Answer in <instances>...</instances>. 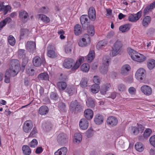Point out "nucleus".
<instances>
[{
    "label": "nucleus",
    "mask_w": 155,
    "mask_h": 155,
    "mask_svg": "<svg viewBox=\"0 0 155 155\" xmlns=\"http://www.w3.org/2000/svg\"><path fill=\"white\" fill-rule=\"evenodd\" d=\"M69 108L72 113H78L82 111L84 106L76 100L72 101L70 104Z\"/></svg>",
    "instance_id": "1"
},
{
    "label": "nucleus",
    "mask_w": 155,
    "mask_h": 155,
    "mask_svg": "<svg viewBox=\"0 0 155 155\" xmlns=\"http://www.w3.org/2000/svg\"><path fill=\"white\" fill-rule=\"evenodd\" d=\"M129 54L133 60L138 62H142L146 60L145 56L133 49H131Z\"/></svg>",
    "instance_id": "2"
},
{
    "label": "nucleus",
    "mask_w": 155,
    "mask_h": 155,
    "mask_svg": "<svg viewBox=\"0 0 155 155\" xmlns=\"http://www.w3.org/2000/svg\"><path fill=\"white\" fill-rule=\"evenodd\" d=\"M123 45L121 41L117 40L115 41L114 45L112 50L110 53V55L114 57L118 54L121 51Z\"/></svg>",
    "instance_id": "3"
},
{
    "label": "nucleus",
    "mask_w": 155,
    "mask_h": 155,
    "mask_svg": "<svg viewBox=\"0 0 155 155\" xmlns=\"http://www.w3.org/2000/svg\"><path fill=\"white\" fill-rule=\"evenodd\" d=\"M47 55L49 58H55L57 56V53L55 51L54 46L51 45H49L47 47Z\"/></svg>",
    "instance_id": "4"
},
{
    "label": "nucleus",
    "mask_w": 155,
    "mask_h": 155,
    "mask_svg": "<svg viewBox=\"0 0 155 155\" xmlns=\"http://www.w3.org/2000/svg\"><path fill=\"white\" fill-rule=\"evenodd\" d=\"M146 71L143 68L138 69L135 74L136 78L140 81L145 79L146 77Z\"/></svg>",
    "instance_id": "5"
},
{
    "label": "nucleus",
    "mask_w": 155,
    "mask_h": 155,
    "mask_svg": "<svg viewBox=\"0 0 155 155\" xmlns=\"http://www.w3.org/2000/svg\"><path fill=\"white\" fill-rule=\"evenodd\" d=\"M142 12L140 11L136 14H131L129 15L128 18L129 21L135 22L138 20L141 16Z\"/></svg>",
    "instance_id": "6"
},
{
    "label": "nucleus",
    "mask_w": 155,
    "mask_h": 155,
    "mask_svg": "<svg viewBox=\"0 0 155 155\" xmlns=\"http://www.w3.org/2000/svg\"><path fill=\"white\" fill-rule=\"evenodd\" d=\"M88 16L87 15H82L80 18V21L84 29L86 30L89 24V20L88 19Z\"/></svg>",
    "instance_id": "7"
},
{
    "label": "nucleus",
    "mask_w": 155,
    "mask_h": 155,
    "mask_svg": "<svg viewBox=\"0 0 155 155\" xmlns=\"http://www.w3.org/2000/svg\"><path fill=\"white\" fill-rule=\"evenodd\" d=\"M33 126V125L31 120H26L24 124L23 130L25 132L28 133L32 128Z\"/></svg>",
    "instance_id": "8"
},
{
    "label": "nucleus",
    "mask_w": 155,
    "mask_h": 155,
    "mask_svg": "<svg viewBox=\"0 0 155 155\" xmlns=\"http://www.w3.org/2000/svg\"><path fill=\"white\" fill-rule=\"evenodd\" d=\"M29 15L28 13L24 10H21L19 12L18 17L24 23L26 22L27 21V18Z\"/></svg>",
    "instance_id": "9"
},
{
    "label": "nucleus",
    "mask_w": 155,
    "mask_h": 155,
    "mask_svg": "<svg viewBox=\"0 0 155 155\" xmlns=\"http://www.w3.org/2000/svg\"><path fill=\"white\" fill-rule=\"evenodd\" d=\"M111 88V86L110 83H106L101 86L100 91V93L101 94L104 95Z\"/></svg>",
    "instance_id": "10"
},
{
    "label": "nucleus",
    "mask_w": 155,
    "mask_h": 155,
    "mask_svg": "<svg viewBox=\"0 0 155 155\" xmlns=\"http://www.w3.org/2000/svg\"><path fill=\"white\" fill-rule=\"evenodd\" d=\"M57 141L60 144H64L67 142V136L64 133L60 134L57 137Z\"/></svg>",
    "instance_id": "11"
},
{
    "label": "nucleus",
    "mask_w": 155,
    "mask_h": 155,
    "mask_svg": "<svg viewBox=\"0 0 155 155\" xmlns=\"http://www.w3.org/2000/svg\"><path fill=\"white\" fill-rule=\"evenodd\" d=\"M118 123L117 118L114 117H109L107 120V123L109 126H114L116 125Z\"/></svg>",
    "instance_id": "12"
},
{
    "label": "nucleus",
    "mask_w": 155,
    "mask_h": 155,
    "mask_svg": "<svg viewBox=\"0 0 155 155\" xmlns=\"http://www.w3.org/2000/svg\"><path fill=\"white\" fill-rule=\"evenodd\" d=\"M140 89L141 91L146 95H150L152 93L151 88L148 86L143 85L141 87Z\"/></svg>",
    "instance_id": "13"
},
{
    "label": "nucleus",
    "mask_w": 155,
    "mask_h": 155,
    "mask_svg": "<svg viewBox=\"0 0 155 155\" xmlns=\"http://www.w3.org/2000/svg\"><path fill=\"white\" fill-rule=\"evenodd\" d=\"M86 37H87V39L84 38H83L78 42V45L81 47H84L87 45V43L90 42V39L88 35L86 34L85 35Z\"/></svg>",
    "instance_id": "14"
},
{
    "label": "nucleus",
    "mask_w": 155,
    "mask_h": 155,
    "mask_svg": "<svg viewBox=\"0 0 155 155\" xmlns=\"http://www.w3.org/2000/svg\"><path fill=\"white\" fill-rule=\"evenodd\" d=\"M74 64V61L72 59H65L63 63V66L66 68L69 69Z\"/></svg>",
    "instance_id": "15"
},
{
    "label": "nucleus",
    "mask_w": 155,
    "mask_h": 155,
    "mask_svg": "<svg viewBox=\"0 0 155 155\" xmlns=\"http://www.w3.org/2000/svg\"><path fill=\"white\" fill-rule=\"evenodd\" d=\"M88 14L89 18L92 21H94L95 19L96 15L94 7H92L89 8Z\"/></svg>",
    "instance_id": "16"
},
{
    "label": "nucleus",
    "mask_w": 155,
    "mask_h": 155,
    "mask_svg": "<svg viewBox=\"0 0 155 155\" xmlns=\"http://www.w3.org/2000/svg\"><path fill=\"white\" fill-rule=\"evenodd\" d=\"M88 121L85 118L81 119L79 123L80 128L83 130H85L87 129L88 127Z\"/></svg>",
    "instance_id": "17"
},
{
    "label": "nucleus",
    "mask_w": 155,
    "mask_h": 155,
    "mask_svg": "<svg viewBox=\"0 0 155 155\" xmlns=\"http://www.w3.org/2000/svg\"><path fill=\"white\" fill-rule=\"evenodd\" d=\"M104 120V117L100 114H97L95 116L94 121L95 123L98 125L101 124L103 123Z\"/></svg>",
    "instance_id": "18"
},
{
    "label": "nucleus",
    "mask_w": 155,
    "mask_h": 155,
    "mask_svg": "<svg viewBox=\"0 0 155 155\" xmlns=\"http://www.w3.org/2000/svg\"><path fill=\"white\" fill-rule=\"evenodd\" d=\"M130 69V67L129 65H124L121 68L120 73L123 75H126L128 74L129 71Z\"/></svg>",
    "instance_id": "19"
},
{
    "label": "nucleus",
    "mask_w": 155,
    "mask_h": 155,
    "mask_svg": "<svg viewBox=\"0 0 155 155\" xmlns=\"http://www.w3.org/2000/svg\"><path fill=\"white\" fill-rule=\"evenodd\" d=\"M84 115L85 118L87 120H90L93 117V112L90 109H87L84 112Z\"/></svg>",
    "instance_id": "20"
},
{
    "label": "nucleus",
    "mask_w": 155,
    "mask_h": 155,
    "mask_svg": "<svg viewBox=\"0 0 155 155\" xmlns=\"http://www.w3.org/2000/svg\"><path fill=\"white\" fill-rule=\"evenodd\" d=\"M36 45L35 43L33 41H28L27 42L26 48L30 51H34Z\"/></svg>",
    "instance_id": "21"
},
{
    "label": "nucleus",
    "mask_w": 155,
    "mask_h": 155,
    "mask_svg": "<svg viewBox=\"0 0 155 155\" xmlns=\"http://www.w3.org/2000/svg\"><path fill=\"white\" fill-rule=\"evenodd\" d=\"M67 147H64L61 148L54 153V155H66L67 152Z\"/></svg>",
    "instance_id": "22"
},
{
    "label": "nucleus",
    "mask_w": 155,
    "mask_h": 155,
    "mask_svg": "<svg viewBox=\"0 0 155 155\" xmlns=\"http://www.w3.org/2000/svg\"><path fill=\"white\" fill-rule=\"evenodd\" d=\"M48 112V109L45 105L41 107L38 110V113L40 114L44 115L47 114Z\"/></svg>",
    "instance_id": "23"
},
{
    "label": "nucleus",
    "mask_w": 155,
    "mask_h": 155,
    "mask_svg": "<svg viewBox=\"0 0 155 155\" xmlns=\"http://www.w3.org/2000/svg\"><path fill=\"white\" fill-rule=\"evenodd\" d=\"M32 62L33 65L36 67H39L41 64V58L38 56H35L33 59Z\"/></svg>",
    "instance_id": "24"
},
{
    "label": "nucleus",
    "mask_w": 155,
    "mask_h": 155,
    "mask_svg": "<svg viewBox=\"0 0 155 155\" xmlns=\"http://www.w3.org/2000/svg\"><path fill=\"white\" fill-rule=\"evenodd\" d=\"M38 78L40 80H48L49 76L47 73H41L38 76Z\"/></svg>",
    "instance_id": "25"
},
{
    "label": "nucleus",
    "mask_w": 155,
    "mask_h": 155,
    "mask_svg": "<svg viewBox=\"0 0 155 155\" xmlns=\"http://www.w3.org/2000/svg\"><path fill=\"white\" fill-rule=\"evenodd\" d=\"M130 28V25L129 24H127L120 26L119 28V30L122 32H126L129 31Z\"/></svg>",
    "instance_id": "26"
},
{
    "label": "nucleus",
    "mask_w": 155,
    "mask_h": 155,
    "mask_svg": "<svg viewBox=\"0 0 155 155\" xmlns=\"http://www.w3.org/2000/svg\"><path fill=\"white\" fill-rule=\"evenodd\" d=\"M84 60V58L83 57H81L76 61V63L72 68V70H74L77 69L81 64L82 61Z\"/></svg>",
    "instance_id": "27"
},
{
    "label": "nucleus",
    "mask_w": 155,
    "mask_h": 155,
    "mask_svg": "<svg viewBox=\"0 0 155 155\" xmlns=\"http://www.w3.org/2000/svg\"><path fill=\"white\" fill-rule=\"evenodd\" d=\"M57 86L59 90L60 91H64L67 86L66 83L64 81L58 82L57 83Z\"/></svg>",
    "instance_id": "28"
},
{
    "label": "nucleus",
    "mask_w": 155,
    "mask_h": 155,
    "mask_svg": "<svg viewBox=\"0 0 155 155\" xmlns=\"http://www.w3.org/2000/svg\"><path fill=\"white\" fill-rule=\"evenodd\" d=\"M151 21V17L149 16L145 17L143 19L142 24L145 27L148 26Z\"/></svg>",
    "instance_id": "29"
},
{
    "label": "nucleus",
    "mask_w": 155,
    "mask_h": 155,
    "mask_svg": "<svg viewBox=\"0 0 155 155\" xmlns=\"http://www.w3.org/2000/svg\"><path fill=\"white\" fill-rule=\"evenodd\" d=\"M66 92L68 93L69 96H71L76 92V90L74 87L69 86L67 87Z\"/></svg>",
    "instance_id": "30"
},
{
    "label": "nucleus",
    "mask_w": 155,
    "mask_h": 155,
    "mask_svg": "<svg viewBox=\"0 0 155 155\" xmlns=\"http://www.w3.org/2000/svg\"><path fill=\"white\" fill-rule=\"evenodd\" d=\"M74 142L77 144L79 143L82 140V136L79 133H76L74 135Z\"/></svg>",
    "instance_id": "31"
},
{
    "label": "nucleus",
    "mask_w": 155,
    "mask_h": 155,
    "mask_svg": "<svg viewBox=\"0 0 155 155\" xmlns=\"http://www.w3.org/2000/svg\"><path fill=\"white\" fill-rule=\"evenodd\" d=\"M147 66L150 70H152L155 67V60L153 59H149L147 62Z\"/></svg>",
    "instance_id": "32"
},
{
    "label": "nucleus",
    "mask_w": 155,
    "mask_h": 155,
    "mask_svg": "<svg viewBox=\"0 0 155 155\" xmlns=\"http://www.w3.org/2000/svg\"><path fill=\"white\" fill-rule=\"evenodd\" d=\"M82 28L80 25L77 24L74 27V33L76 35H78L81 34Z\"/></svg>",
    "instance_id": "33"
},
{
    "label": "nucleus",
    "mask_w": 155,
    "mask_h": 155,
    "mask_svg": "<svg viewBox=\"0 0 155 155\" xmlns=\"http://www.w3.org/2000/svg\"><path fill=\"white\" fill-rule=\"evenodd\" d=\"M23 153L26 155H29L31 153V150L29 147L27 145H24L22 147Z\"/></svg>",
    "instance_id": "34"
},
{
    "label": "nucleus",
    "mask_w": 155,
    "mask_h": 155,
    "mask_svg": "<svg viewBox=\"0 0 155 155\" xmlns=\"http://www.w3.org/2000/svg\"><path fill=\"white\" fill-rule=\"evenodd\" d=\"M95 56L94 51H90L87 57V61L88 62H91L93 60Z\"/></svg>",
    "instance_id": "35"
},
{
    "label": "nucleus",
    "mask_w": 155,
    "mask_h": 155,
    "mask_svg": "<svg viewBox=\"0 0 155 155\" xmlns=\"http://www.w3.org/2000/svg\"><path fill=\"white\" fill-rule=\"evenodd\" d=\"M86 29L87 30V32L90 36H92L94 34V30L93 26L90 25L89 24L88 25V26Z\"/></svg>",
    "instance_id": "36"
},
{
    "label": "nucleus",
    "mask_w": 155,
    "mask_h": 155,
    "mask_svg": "<svg viewBox=\"0 0 155 155\" xmlns=\"http://www.w3.org/2000/svg\"><path fill=\"white\" fill-rule=\"evenodd\" d=\"M110 59L108 56H104L103 58V64L104 66H108L110 62Z\"/></svg>",
    "instance_id": "37"
},
{
    "label": "nucleus",
    "mask_w": 155,
    "mask_h": 155,
    "mask_svg": "<svg viewBox=\"0 0 155 155\" xmlns=\"http://www.w3.org/2000/svg\"><path fill=\"white\" fill-rule=\"evenodd\" d=\"M135 148L137 151L140 152L142 151L144 149L143 145L140 142L137 143L135 144Z\"/></svg>",
    "instance_id": "38"
},
{
    "label": "nucleus",
    "mask_w": 155,
    "mask_h": 155,
    "mask_svg": "<svg viewBox=\"0 0 155 155\" xmlns=\"http://www.w3.org/2000/svg\"><path fill=\"white\" fill-rule=\"evenodd\" d=\"M87 106L91 108H93L94 107L95 104L92 98H88L86 101Z\"/></svg>",
    "instance_id": "39"
},
{
    "label": "nucleus",
    "mask_w": 155,
    "mask_h": 155,
    "mask_svg": "<svg viewBox=\"0 0 155 155\" xmlns=\"http://www.w3.org/2000/svg\"><path fill=\"white\" fill-rule=\"evenodd\" d=\"M100 88L99 85L98 84H94L91 87V91L93 93H96L98 92Z\"/></svg>",
    "instance_id": "40"
},
{
    "label": "nucleus",
    "mask_w": 155,
    "mask_h": 155,
    "mask_svg": "<svg viewBox=\"0 0 155 155\" xmlns=\"http://www.w3.org/2000/svg\"><path fill=\"white\" fill-rule=\"evenodd\" d=\"M39 16V19L43 22L47 23L50 22L49 18L46 15L43 14H40Z\"/></svg>",
    "instance_id": "41"
},
{
    "label": "nucleus",
    "mask_w": 155,
    "mask_h": 155,
    "mask_svg": "<svg viewBox=\"0 0 155 155\" xmlns=\"http://www.w3.org/2000/svg\"><path fill=\"white\" fill-rule=\"evenodd\" d=\"M12 8L11 6L9 5H7L4 6L3 5L2 10L4 13V15H6L8 12H11Z\"/></svg>",
    "instance_id": "42"
},
{
    "label": "nucleus",
    "mask_w": 155,
    "mask_h": 155,
    "mask_svg": "<svg viewBox=\"0 0 155 155\" xmlns=\"http://www.w3.org/2000/svg\"><path fill=\"white\" fill-rule=\"evenodd\" d=\"M6 72H8V73L9 74H10L12 77L15 76L18 73V71L17 69L15 70L13 68L12 69H10L7 70Z\"/></svg>",
    "instance_id": "43"
},
{
    "label": "nucleus",
    "mask_w": 155,
    "mask_h": 155,
    "mask_svg": "<svg viewBox=\"0 0 155 155\" xmlns=\"http://www.w3.org/2000/svg\"><path fill=\"white\" fill-rule=\"evenodd\" d=\"M25 51L23 49H20L18 51V57L20 59H23L26 57Z\"/></svg>",
    "instance_id": "44"
},
{
    "label": "nucleus",
    "mask_w": 155,
    "mask_h": 155,
    "mask_svg": "<svg viewBox=\"0 0 155 155\" xmlns=\"http://www.w3.org/2000/svg\"><path fill=\"white\" fill-rule=\"evenodd\" d=\"M8 40L9 44L11 46H13L15 45V40L14 37L12 35L8 36Z\"/></svg>",
    "instance_id": "45"
},
{
    "label": "nucleus",
    "mask_w": 155,
    "mask_h": 155,
    "mask_svg": "<svg viewBox=\"0 0 155 155\" xmlns=\"http://www.w3.org/2000/svg\"><path fill=\"white\" fill-rule=\"evenodd\" d=\"M107 44L106 41L104 40H102L99 41L97 45V48L98 49H101L103 47L105 46Z\"/></svg>",
    "instance_id": "46"
},
{
    "label": "nucleus",
    "mask_w": 155,
    "mask_h": 155,
    "mask_svg": "<svg viewBox=\"0 0 155 155\" xmlns=\"http://www.w3.org/2000/svg\"><path fill=\"white\" fill-rule=\"evenodd\" d=\"M81 70L84 72H87L89 69V64H84L81 66Z\"/></svg>",
    "instance_id": "47"
},
{
    "label": "nucleus",
    "mask_w": 155,
    "mask_h": 155,
    "mask_svg": "<svg viewBox=\"0 0 155 155\" xmlns=\"http://www.w3.org/2000/svg\"><path fill=\"white\" fill-rule=\"evenodd\" d=\"M38 143L37 140L36 139H34L29 143L28 145L31 148H35L37 146Z\"/></svg>",
    "instance_id": "48"
},
{
    "label": "nucleus",
    "mask_w": 155,
    "mask_h": 155,
    "mask_svg": "<svg viewBox=\"0 0 155 155\" xmlns=\"http://www.w3.org/2000/svg\"><path fill=\"white\" fill-rule=\"evenodd\" d=\"M152 133V130L149 128L146 129L143 133V135L145 138L148 137Z\"/></svg>",
    "instance_id": "49"
},
{
    "label": "nucleus",
    "mask_w": 155,
    "mask_h": 155,
    "mask_svg": "<svg viewBox=\"0 0 155 155\" xmlns=\"http://www.w3.org/2000/svg\"><path fill=\"white\" fill-rule=\"evenodd\" d=\"M38 133V131L36 127H34L31 131V132L29 137H35Z\"/></svg>",
    "instance_id": "50"
},
{
    "label": "nucleus",
    "mask_w": 155,
    "mask_h": 155,
    "mask_svg": "<svg viewBox=\"0 0 155 155\" xmlns=\"http://www.w3.org/2000/svg\"><path fill=\"white\" fill-rule=\"evenodd\" d=\"M43 126L45 127V129L47 131L50 130L52 127V124L49 122H47L44 124Z\"/></svg>",
    "instance_id": "51"
},
{
    "label": "nucleus",
    "mask_w": 155,
    "mask_h": 155,
    "mask_svg": "<svg viewBox=\"0 0 155 155\" xmlns=\"http://www.w3.org/2000/svg\"><path fill=\"white\" fill-rule=\"evenodd\" d=\"M29 33V31L26 29H22L21 30L20 36L22 37L24 36H27Z\"/></svg>",
    "instance_id": "52"
},
{
    "label": "nucleus",
    "mask_w": 155,
    "mask_h": 155,
    "mask_svg": "<svg viewBox=\"0 0 155 155\" xmlns=\"http://www.w3.org/2000/svg\"><path fill=\"white\" fill-rule=\"evenodd\" d=\"M72 46L71 44H67L64 48L65 51L66 53H68L71 51Z\"/></svg>",
    "instance_id": "53"
},
{
    "label": "nucleus",
    "mask_w": 155,
    "mask_h": 155,
    "mask_svg": "<svg viewBox=\"0 0 155 155\" xmlns=\"http://www.w3.org/2000/svg\"><path fill=\"white\" fill-rule=\"evenodd\" d=\"M50 98L51 99L56 100L58 99V96L56 93L51 92L50 94Z\"/></svg>",
    "instance_id": "54"
},
{
    "label": "nucleus",
    "mask_w": 155,
    "mask_h": 155,
    "mask_svg": "<svg viewBox=\"0 0 155 155\" xmlns=\"http://www.w3.org/2000/svg\"><path fill=\"white\" fill-rule=\"evenodd\" d=\"M21 59L22 60L21 67L24 68L28 63V59L27 57H26Z\"/></svg>",
    "instance_id": "55"
},
{
    "label": "nucleus",
    "mask_w": 155,
    "mask_h": 155,
    "mask_svg": "<svg viewBox=\"0 0 155 155\" xmlns=\"http://www.w3.org/2000/svg\"><path fill=\"white\" fill-rule=\"evenodd\" d=\"M10 76H11L10 74H9L8 73V72H6L4 80V81L5 83H8L10 82Z\"/></svg>",
    "instance_id": "56"
},
{
    "label": "nucleus",
    "mask_w": 155,
    "mask_h": 155,
    "mask_svg": "<svg viewBox=\"0 0 155 155\" xmlns=\"http://www.w3.org/2000/svg\"><path fill=\"white\" fill-rule=\"evenodd\" d=\"M149 141L151 145L155 148V135H153L150 137Z\"/></svg>",
    "instance_id": "57"
},
{
    "label": "nucleus",
    "mask_w": 155,
    "mask_h": 155,
    "mask_svg": "<svg viewBox=\"0 0 155 155\" xmlns=\"http://www.w3.org/2000/svg\"><path fill=\"white\" fill-rule=\"evenodd\" d=\"M87 79L85 78H83L81 81L80 84L81 87H84L87 86Z\"/></svg>",
    "instance_id": "58"
},
{
    "label": "nucleus",
    "mask_w": 155,
    "mask_h": 155,
    "mask_svg": "<svg viewBox=\"0 0 155 155\" xmlns=\"http://www.w3.org/2000/svg\"><path fill=\"white\" fill-rule=\"evenodd\" d=\"M58 107L61 110L65 111L66 105L64 103L62 102L59 103L58 104Z\"/></svg>",
    "instance_id": "59"
},
{
    "label": "nucleus",
    "mask_w": 155,
    "mask_h": 155,
    "mask_svg": "<svg viewBox=\"0 0 155 155\" xmlns=\"http://www.w3.org/2000/svg\"><path fill=\"white\" fill-rule=\"evenodd\" d=\"M86 134L88 137H92L93 134V129H88L87 131Z\"/></svg>",
    "instance_id": "60"
},
{
    "label": "nucleus",
    "mask_w": 155,
    "mask_h": 155,
    "mask_svg": "<svg viewBox=\"0 0 155 155\" xmlns=\"http://www.w3.org/2000/svg\"><path fill=\"white\" fill-rule=\"evenodd\" d=\"M93 81L95 84H98L99 85L100 83L101 80L98 76H95L93 77Z\"/></svg>",
    "instance_id": "61"
},
{
    "label": "nucleus",
    "mask_w": 155,
    "mask_h": 155,
    "mask_svg": "<svg viewBox=\"0 0 155 155\" xmlns=\"http://www.w3.org/2000/svg\"><path fill=\"white\" fill-rule=\"evenodd\" d=\"M132 132L134 135H137L139 132V130L137 127H133L131 129Z\"/></svg>",
    "instance_id": "62"
},
{
    "label": "nucleus",
    "mask_w": 155,
    "mask_h": 155,
    "mask_svg": "<svg viewBox=\"0 0 155 155\" xmlns=\"http://www.w3.org/2000/svg\"><path fill=\"white\" fill-rule=\"evenodd\" d=\"M129 93L131 95H134L136 94V90L134 87H130L128 89Z\"/></svg>",
    "instance_id": "63"
},
{
    "label": "nucleus",
    "mask_w": 155,
    "mask_h": 155,
    "mask_svg": "<svg viewBox=\"0 0 155 155\" xmlns=\"http://www.w3.org/2000/svg\"><path fill=\"white\" fill-rule=\"evenodd\" d=\"M26 72L29 76H33L35 73V70L31 68L28 69L26 70Z\"/></svg>",
    "instance_id": "64"
}]
</instances>
